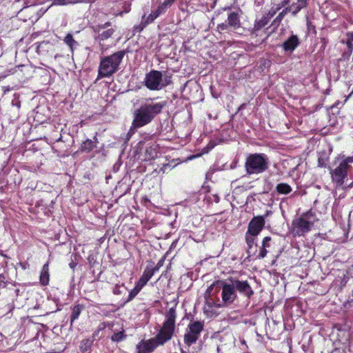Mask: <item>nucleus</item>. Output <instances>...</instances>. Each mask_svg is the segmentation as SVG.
Segmentation results:
<instances>
[{"label":"nucleus","mask_w":353,"mask_h":353,"mask_svg":"<svg viewBox=\"0 0 353 353\" xmlns=\"http://www.w3.org/2000/svg\"><path fill=\"white\" fill-rule=\"evenodd\" d=\"M299 44V40L296 35H291L282 45L285 51H293Z\"/></svg>","instance_id":"14"},{"label":"nucleus","mask_w":353,"mask_h":353,"mask_svg":"<svg viewBox=\"0 0 353 353\" xmlns=\"http://www.w3.org/2000/svg\"><path fill=\"white\" fill-rule=\"evenodd\" d=\"M200 156H201V154H198V155H196V156H192L191 157L189 158V159H194V158H195L196 157H200Z\"/></svg>","instance_id":"38"},{"label":"nucleus","mask_w":353,"mask_h":353,"mask_svg":"<svg viewBox=\"0 0 353 353\" xmlns=\"http://www.w3.org/2000/svg\"><path fill=\"white\" fill-rule=\"evenodd\" d=\"M242 343L243 344H245V341L244 340L242 341Z\"/></svg>","instance_id":"40"},{"label":"nucleus","mask_w":353,"mask_h":353,"mask_svg":"<svg viewBox=\"0 0 353 353\" xmlns=\"http://www.w3.org/2000/svg\"><path fill=\"white\" fill-rule=\"evenodd\" d=\"M218 283L221 285V299L225 305L233 303L236 299V291L248 298L253 294L252 288L247 281L230 278L225 281H219Z\"/></svg>","instance_id":"1"},{"label":"nucleus","mask_w":353,"mask_h":353,"mask_svg":"<svg viewBox=\"0 0 353 353\" xmlns=\"http://www.w3.org/2000/svg\"><path fill=\"white\" fill-rule=\"evenodd\" d=\"M276 190L280 194H288L292 191V189L288 183H281L276 186Z\"/></svg>","instance_id":"17"},{"label":"nucleus","mask_w":353,"mask_h":353,"mask_svg":"<svg viewBox=\"0 0 353 353\" xmlns=\"http://www.w3.org/2000/svg\"><path fill=\"white\" fill-rule=\"evenodd\" d=\"M171 82V77L158 70H151L145 74L144 83L150 90H160Z\"/></svg>","instance_id":"8"},{"label":"nucleus","mask_w":353,"mask_h":353,"mask_svg":"<svg viewBox=\"0 0 353 353\" xmlns=\"http://www.w3.org/2000/svg\"><path fill=\"white\" fill-rule=\"evenodd\" d=\"M176 313L174 307L168 310L165 314V319L159 333L155 336L159 344L164 345L171 340L175 331V321Z\"/></svg>","instance_id":"5"},{"label":"nucleus","mask_w":353,"mask_h":353,"mask_svg":"<svg viewBox=\"0 0 353 353\" xmlns=\"http://www.w3.org/2000/svg\"><path fill=\"white\" fill-rule=\"evenodd\" d=\"M286 10H288L286 9L285 10H283L282 12H281V13L279 14L278 17H281V18H282V17H283V13H284V12H286Z\"/></svg>","instance_id":"37"},{"label":"nucleus","mask_w":353,"mask_h":353,"mask_svg":"<svg viewBox=\"0 0 353 353\" xmlns=\"http://www.w3.org/2000/svg\"><path fill=\"white\" fill-rule=\"evenodd\" d=\"M83 310V306L80 305H75L72 308V314L70 316L71 319V325L73 323V322L77 319Z\"/></svg>","instance_id":"19"},{"label":"nucleus","mask_w":353,"mask_h":353,"mask_svg":"<svg viewBox=\"0 0 353 353\" xmlns=\"http://www.w3.org/2000/svg\"><path fill=\"white\" fill-rule=\"evenodd\" d=\"M330 172L332 181L336 188H345L344 183L347 180L348 176L352 181L347 187L352 188L353 186V156H343L337 158L334 168L330 169Z\"/></svg>","instance_id":"2"},{"label":"nucleus","mask_w":353,"mask_h":353,"mask_svg":"<svg viewBox=\"0 0 353 353\" xmlns=\"http://www.w3.org/2000/svg\"><path fill=\"white\" fill-rule=\"evenodd\" d=\"M228 26L233 28L234 29L240 28L241 23L239 14L235 12L230 13L228 17Z\"/></svg>","instance_id":"15"},{"label":"nucleus","mask_w":353,"mask_h":353,"mask_svg":"<svg viewBox=\"0 0 353 353\" xmlns=\"http://www.w3.org/2000/svg\"><path fill=\"white\" fill-rule=\"evenodd\" d=\"M141 288H140L138 285H135L134 288L129 293V299L131 300L134 297H135L138 293L141 290Z\"/></svg>","instance_id":"25"},{"label":"nucleus","mask_w":353,"mask_h":353,"mask_svg":"<svg viewBox=\"0 0 353 353\" xmlns=\"http://www.w3.org/2000/svg\"><path fill=\"white\" fill-rule=\"evenodd\" d=\"M114 33V30L113 29H108L104 32H103L101 34H100V37L101 39H108L109 37H110Z\"/></svg>","instance_id":"26"},{"label":"nucleus","mask_w":353,"mask_h":353,"mask_svg":"<svg viewBox=\"0 0 353 353\" xmlns=\"http://www.w3.org/2000/svg\"><path fill=\"white\" fill-rule=\"evenodd\" d=\"M290 4L289 7L287 8L289 12H291L293 14H296L302 8H305L307 5V0H286L283 2V6Z\"/></svg>","instance_id":"12"},{"label":"nucleus","mask_w":353,"mask_h":353,"mask_svg":"<svg viewBox=\"0 0 353 353\" xmlns=\"http://www.w3.org/2000/svg\"><path fill=\"white\" fill-rule=\"evenodd\" d=\"M168 8L167 5H165L163 2L158 6L155 11L156 14L159 16L162 13L165 12L166 9Z\"/></svg>","instance_id":"27"},{"label":"nucleus","mask_w":353,"mask_h":353,"mask_svg":"<svg viewBox=\"0 0 353 353\" xmlns=\"http://www.w3.org/2000/svg\"><path fill=\"white\" fill-rule=\"evenodd\" d=\"M265 225V219L261 216H254L248 225V234L258 235Z\"/></svg>","instance_id":"11"},{"label":"nucleus","mask_w":353,"mask_h":353,"mask_svg":"<svg viewBox=\"0 0 353 353\" xmlns=\"http://www.w3.org/2000/svg\"><path fill=\"white\" fill-rule=\"evenodd\" d=\"M203 323L199 321H191L184 334V343L188 346L196 343L201 332L203 330Z\"/></svg>","instance_id":"9"},{"label":"nucleus","mask_w":353,"mask_h":353,"mask_svg":"<svg viewBox=\"0 0 353 353\" xmlns=\"http://www.w3.org/2000/svg\"><path fill=\"white\" fill-rule=\"evenodd\" d=\"M347 45H348L349 48H351V45H352L351 42H348Z\"/></svg>","instance_id":"39"},{"label":"nucleus","mask_w":353,"mask_h":353,"mask_svg":"<svg viewBox=\"0 0 353 353\" xmlns=\"http://www.w3.org/2000/svg\"><path fill=\"white\" fill-rule=\"evenodd\" d=\"M124 57L123 51H119L102 58L99 66L98 79L109 77L115 73Z\"/></svg>","instance_id":"4"},{"label":"nucleus","mask_w":353,"mask_h":353,"mask_svg":"<svg viewBox=\"0 0 353 353\" xmlns=\"http://www.w3.org/2000/svg\"><path fill=\"white\" fill-rule=\"evenodd\" d=\"M91 345V344H82L81 347L83 350H86L88 349V347H90Z\"/></svg>","instance_id":"34"},{"label":"nucleus","mask_w":353,"mask_h":353,"mask_svg":"<svg viewBox=\"0 0 353 353\" xmlns=\"http://www.w3.org/2000/svg\"><path fill=\"white\" fill-rule=\"evenodd\" d=\"M6 286V277L0 274V287L5 288Z\"/></svg>","instance_id":"31"},{"label":"nucleus","mask_w":353,"mask_h":353,"mask_svg":"<svg viewBox=\"0 0 353 353\" xmlns=\"http://www.w3.org/2000/svg\"><path fill=\"white\" fill-rule=\"evenodd\" d=\"M94 142L90 139H87L81 145V150L83 152H90L94 148Z\"/></svg>","instance_id":"20"},{"label":"nucleus","mask_w":353,"mask_h":353,"mask_svg":"<svg viewBox=\"0 0 353 353\" xmlns=\"http://www.w3.org/2000/svg\"><path fill=\"white\" fill-rule=\"evenodd\" d=\"M267 253L268 251L266 250V248L262 246L259 256L260 258L263 259L267 255Z\"/></svg>","instance_id":"30"},{"label":"nucleus","mask_w":353,"mask_h":353,"mask_svg":"<svg viewBox=\"0 0 353 353\" xmlns=\"http://www.w3.org/2000/svg\"><path fill=\"white\" fill-rule=\"evenodd\" d=\"M79 2H81V0H54V4L58 6H65Z\"/></svg>","instance_id":"23"},{"label":"nucleus","mask_w":353,"mask_h":353,"mask_svg":"<svg viewBox=\"0 0 353 353\" xmlns=\"http://www.w3.org/2000/svg\"><path fill=\"white\" fill-rule=\"evenodd\" d=\"M64 43L68 45L72 52L74 51V48L78 46L77 41H76L71 34H68L64 38Z\"/></svg>","instance_id":"18"},{"label":"nucleus","mask_w":353,"mask_h":353,"mask_svg":"<svg viewBox=\"0 0 353 353\" xmlns=\"http://www.w3.org/2000/svg\"><path fill=\"white\" fill-rule=\"evenodd\" d=\"M175 0H164L163 3L167 5L168 7L171 6Z\"/></svg>","instance_id":"32"},{"label":"nucleus","mask_w":353,"mask_h":353,"mask_svg":"<svg viewBox=\"0 0 353 353\" xmlns=\"http://www.w3.org/2000/svg\"><path fill=\"white\" fill-rule=\"evenodd\" d=\"M256 236L257 235L248 234V232H246V235H245L246 242L250 248H252V246L254 245Z\"/></svg>","instance_id":"24"},{"label":"nucleus","mask_w":353,"mask_h":353,"mask_svg":"<svg viewBox=\"0 0 353 353\" xmlns=\"http://www.w3.org/2000/svg\"><path fill=\"white\" fill-rule=\"evenodd\" d=\"M105 26H109V23H105Z\"/></svg>","instance_id":"41"},{"label":"nucleus","mask_w":353,"mask_h":353,"mask_svg":"<svg viewBox=\"0 0 353 353\" xmlns=\"http://www.w3.org/2000/svg\"><path fill=\"white\" fill-rule=\"evenodd\" d=\"M269 168V159L265 154H251L245 162V168L248 174H259Z\"/></svg>","instance_id":"6"},{"label":"nucleus","mask_w":353,"mask_h":353,"mask_svg":"<svg viewBox=\"0 0 353 353\" xmlns=\"http://www.w3.org/2000/svg\"><path fill=\"white\" fill-rule=\"evenodd\" d=\"M316 221L315 214L311 210L303 213L300 216L293 220L291 232L295 236H302L311 230Z\"/></svg>","instance_id":"7"},{"label":"nucleus","mask_w":353,"mask_h":353,"mask_svg":"<svg viewBox=\"0 0 353 353\" xmlns=\"http://www.w3.org/2000/svg\"><path fill=\"white\" fill-rule=\"evenodd\" d=\"M226 27H227V25H225V24H223H223H221V25H219V26H218V28H219V30H225V29H226Z\"/></svg>","instance_id":"33"},{"label":"nucleus","mask_w":353,"mask_h":353,"mask_svg":"<svg viewBox=\"0 0 353 353\" xmlns=\"http://www.w3.org/2000/svg\"><path fill=\"white\" fill-rule=\"evenodd\" d=\"M214 146L213 145H208V149H204V151L203 153H207L209 152L210 150H211Z\"/></svg>","instance_id":"35"},{"label":"nucleus","mask_w":353,"mask_h":353,"mask_svg":"<svg viewBox=\"0 0 353 353\" xmlns=\"http://www.w3.org/2000/svg\"><path fill=\"white\" fill-rule=\"evenodd\" d=\"M50 274H49V263L47 262L43 265L41 274H40V283L43 285H47L49 283Z\"/></svg>","instance_id":"16"},{"label":"nucleus","mask_w":353,"mask_h":353,"mask_svg":"<svg viewBox=\"0 0 353 353\" xmlns=\"http://www.w3.org/2000/svg\"><path fill=\"white\" fill-rule=\"evenodd\" d=\"M271 241V238L270 236H265L263 239V242H262V246L263 247H265V248H268L270 246L269 245V242Z\"/></svg>","instance_id":"29"},{"label":"nucleus","mask_w":353,"mask_h":353,"mask_svg":"<svg viewBox=\"0 0 353 353\" xmlns=\"http://www.w3.org/2000/svg\"><path fill=\"white\" fill-rule=\"evenodd\" d=\"M268 22V18L265 16H262L261 18L257 19L254 23V29L259 30L267 25Z\"/></svg>","instance_id":"21"},{"label":"nucleus","mask_w":353,"mask_h":353,"mask_svg":"<svg viewBox=\"0 0 353 353\" xmlns=\"http://www.w3.org/2000/svg\"><path fill=\"white\" fill-rule=\"evenodd\" d=\"M286 10H288L286 9L285 10H283L282 12H281V13L279 14L278 17H281V18H282V17H283V13H284V12H286Z\"/></svg>","instance_id":"36"},{"label":"nucleus","mask_w":353,"mask_h":353,"mask_svg":"<svg viewBox=\"0 0 353 353\" xmlns=\"http://www.w3.org/2000/svg\"><path fill=\"white\" fill-rule=\"evenodd\" d=\"M158 17L159 16L156 14L155 11H153L146 18H145V17H143V18H142V23H143L144 26H145L148 23L152 22Z\"/></svg>","instance_id":"22"},{"label":"nucleus","mask_w":353,"mask_h":353,"mask_svg":"<svg viewBox=\"0 0 353 353\" xmlns=\"http://www.w3.org/2000/svg\"><path fill=\"white\" fill-rule=\"evenodd\" d=\"M165 105V101L154 102L152 99H147L134 111L133 126L141 128L148 124L162 111Z\"/></svg>","instance_id":"3"},{"label":"nucleus","mask_w":353,"mask_h":353,"mask_svg":"<svg viewBox=\"0 0 353 353\" xmlns=\"http://www.w3.org/2000/svg\"><path fill=\"white\" fill-rule=\"evenodd\" d=\"M161 345L155 337L148 340H142L137 345L138 353H151L157 347Z\"/></svg>","instance_id":"10"},{"label":"nucleus","mask_w":353,"mask_h":353,"mask_svg":"<svg viewBox=\"0 0 353 353\" xmlns=\"http://www.w3.org/2000/svg\"><path fill=\"white\" fill-rule=\"evenodd\" d=\"M157 270L158 269L157 268H149L147 267L136 284L138 285L140 288H143L148 282V281L152 277L155 271Z\"/></svg>","instance_id":"13"},{"label":"nucleus","mask_w":353,"mask_h":353,"mask_svg":"<svg viewBox=\"0 0 353 353\" xmlns=\"http://www.w3.org/2000/svg\"><path fill=\"white\" fill-rule=\"evenodd\" d=\"M124 338V334L123 332H119L117 333L114 334L112 336V340L114 341H121Z\"/></svg>","instance_id":"28"}]
</instances>
